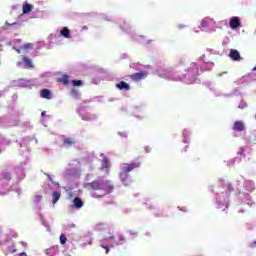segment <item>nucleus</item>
Wrapping results in <instances>:
<instances>
[{"label": "nucleus", "mask_w": 256, "mask_h": 256, "mask_svg": "<svg viewBox=\"0 0 256 256\" xmlns=\"http://www.w3.org/2000/svg\"><path fill=\"white\" fill-rule=\"evenodd\" d=\"M139 167H141V162L124 164L122 166V171L119 174L120 181L125 185L127 181H129V173H131V171H135V169H139Z\"/></svg>", "instance_id": "1"}, {"label": "nucleus", "mask_w": 256, "mask_h": 256, "mask_svg": "<svg viewBox=\"0 0 256 256\" xmlns=\"http://www.w3.org/2000/svg\"><path fill=\"white\" fill-rule=\"evenodd\" d=\"M100 191H103L104 194L98 197H105L107 193H113V191H115V186H113V183H111V180H105L104 182L101 183Z\"/></svg>", "instance_id": "2"}, {"label": "nucleus", "mask_w": 256, "mask_h": 256, "mask_svg": "<svg viewBox=\"0 0 256 256\" xmlns=\"http://www.w3.org/2000/svg\"><path fill=\"white\" fill-rule=\"evenodd\" d=\"M149 75V73L145 72V71H142V72H137V73H134V74H131L129 76V78L132 80V81H143V79H147V76Z\"/></svg>", "instance_id": "3"}, {"label": "nucleus", "mask_w": 256, "mask_h": 256, "mask_svg": "<svg viewBox=\"0 0 256 256\" xmlns=\"http://www.w3.org/2000/svg\"><path fill=\"white\" fill-rule=\"evenodd\" d=\"M101 182L94 180L85 185V189H91L92 191H101Z\"/></svg>", "instance_id": "4"}, {"label": "nucleus", "mask_w": 256, "mask_h": 256, "mask_svg": "<svg viewBox=\"0 0 256 256\" xmlns=\"http://www.w3.org/2000/svg\"><path fill=\"white\" fill-rule=\"evenodd\" d=\"M230 29H237V27H241V19L237 16H234L230 19Z\"/></svg>", "instance_id": "5"}, {"label": "nucleus", "mask_w": 256, "mask_h": 256, "mask_svg": "<svg viewBox=\"0 0 256 256\" xmlns=\"http://www.w3.org/2000/svg\"><path fill=\"white\" fill-rule=\"evenodd\" d=\"M22 61L25 65V69H35V65L33 64V60H31V58L23 56Z\"/></svg>", "instance_id": "6"}, {"label": "nucleus", "mask_w": 256, "mask_h": 256, "mask_svg": "<svg viewBox=\"0 0 256 256\" xmlns=\"http://www.w3.org/2000/svg\"><path fill=\"white\" fill-rule=\"evenodd\" d=\"M117 89L120 91H131V86L125 81H120L116 84Z\"/></svg>", "instance_id": "7"}, {"label": "nucleus", "mask_w": 256, "mask_h": 256, "mask_svg": "<svg viewBox=\"0 0 256 256\" xmlns=\"http://www.w3.org/2000/svg\"><path fill=\"white\" fill-rule=\"evenodd\" d=\"M229 57L232 59V61H241V54H239V51L235 49L230 50Z\"/></svg>", "instance_id": "8"}, {"label": "nucleus", "mask_w": 256, "mask_h": 256, "mask_svg": "<svg viewBox=\"0 0 256 256\" xmlns=\"http://www.w3.org/2000/svg\"><path fill=\"white\" fill-rule=\"evenodd\" d=\"M233 130L238 132L245 131V124L243 121H236L234 123Z\"/></svg>", "instance_id": "9"}, {"label": "nucleus", "mask_w": 256, "mask_h": 256, "mask_svg": "<svg viewBox=\"0 0 256 256\" xmlns=\"http://www.w3.org/2000/svg\"><path fill=\"white\" fill-rule=\"evenodd\" d=\"M60 35L64 37L65 39H69L71 37V30L67 27H63L60 30Z\"/></svg>", "instance_id": "10"}, {"label": "nucleus", "mask_w": 256, "mask_h": 256, "mask_svg": "<svg viewBox=\"0 0 256 256\" xmlns=\"http://www.w3.org/2000/svg\"><path fill=\"white\" fill-rule=\"evenodd\" d=\"M73 203H74V207H76V209H81V207H83V205H85L83 200L79 197H75L73 200Z\"/></svg>", "instance_id": "11"}, {"label": "nucleus", "mask_w": 256, "mask_h": 256, "mask_svg": "<svg viewBox=\"0 0 256 256\" xmlns=\"http://www.w3.org/2000/svg\"><path fill=\"white\" fill-rule=\"evenodd\" d=\"M22 11L24 15H27V13H31L33 11V5L26 3L22 7Z\"/></svg>", "instance_id": "12"}, {"label": "nucleus", "mask_w": 256, "mask_h": 256, "mask_svg": "<svg viewBox=\"0 0 256 256\" xmlns=\"http://www.w3.org/2000/svg\"><path fill=\"white\" fill-rule=\"evenodd\" d=\"M40 95L42 99H51V90L43 89L41 90Z\"/></svg>", "instance_id": "13"}, {"label": "nucleus", "mask_w": 256, "mask_h": 256, "mask_svg": "<svg viewBox=\"0 0 256 256\" xmlns=\"http://www.w3.org/2000/svg\"><path fill=\"white\" fill-rule=\"evenodd\" d=\"M64 147H71V145H75V139L68 137L63 140Z\"/></svg>", "instance_id": "14"}, {"label": "nucleus", "mask_w": 256, "mask_h": 256, "mask_svg": "<svg viewBox=\"0 0 256 256\" xmlns=\"http://www.w3.org/2000/svg\"><path fill=\"white\" fill-rule=\"evenodd\" d=\"M59 199H61V192H53L52 193V203H57V201H59Z\"/></svg>", "instance_id": "15"}, {"label": "nucleus", "mask_w": 256, "mask_h": 256, "mask_svg": "<svg viewBox=\"0 0 256 256\" xmlns=\"http://www.w3.org/2000/svg\"><path fill=\"white\" fill-rule=\"evenodd\" d=\"M245 188L247 189V191H253L255 189V183L248 180L245 182Z\"/></svg>", "instance_id": "16"}, {"label": "nucleus", "mask_w": 256, "mask_h": 256, "mask_svg": "<svg viewBox=\"0 0 256 256\" xmlns=\"http://www.w3.org/2000/svg\"><path fill=\"white\" fill-rule=\"evenodd\" d=\"M101 169L102 170L109 169V159H107V158L102 159Z\"/></svg>", "instance_id": "17"}, {"label": "nucleus", "mask_w": 256, "mask_h": 256, "mask_svg": "<svg viewBox=\"0 0 256 256\" xmlns=\"http://www.w3.org/2000/svg\"><path fill=\"white\" fill-rule=\"evenodd\" d=\"M60 81L64 84V85H69V76L64 75L62 76V78L60 79Z\"/></svg>", "instance_id": "18"}, {"label": "nucleus", "mask_w": 256, "mask_h": 256, "mask_svg": "<svg viewBox=\"0 0 256 256\" xmlns=\"http://www.w3.org/2000/svg\"><path fill=\"white\" fill-rule=\"evenodd\" d=\"M42 200H43V195H41V194H35L34 195V201L36 203H41Z\"/></svg>", "instance_id": "19"}, {"label": "nucleus", "mask_w": 256, "mask_h": 256, "mask_svg": "<svg viewBox=\"0 0 256 256\" xmlns=\"http://www.w3.org/2000/svg\"><path fill=\"white\" fill-rule=\"evenodd\" d=\"M72 85L74 87H81V85H83V81H81V80H72Z\"/></svg>", "instance_id": "20"}, {"label": "nucleus", "mask_w": 256, "mask_h": 256, "mask_svg": "<svg viewBox=\"0 0 256 256\" xmlns=\"http://www.w3.org/2000/svg\"><path fill=\"white\" fill-rule=\"evenodd\" d=\"M60 243L61 245H65L67 243V236H65V234L60 235Z\"/></svg>", "instance_id": "21"}, {"label": "nucleus", "mask_w": 256, "mask_h": 256, "mask_svg": "<svg viewBox=\"0 0 256 256\" xmlns=\"http://www.w3.org/2000/svg\"><path fill=\"white\" fill-rule=\"evenodd\" d=\"M23 49H33V43H26L22 46Z\"/></svg>", "instance_id": "22"}, {"label": "nucleus", "mask_w": 256, "mask_h": 256, "mask_svg": "<svg viewBox=\"0 0 256 256\" xmlns=\"http://www.w3.org/2000/svg\"><path fill=\"white\" fill-rule=\"evenodd\" d=\"M48 251H49L50 253L59 252V246H52L51 248H49Z\"/></svg>", "instance_id": "23"}, {"label": "nucleus", "mask_w": 256, "mask_h": 256, "mask_svg": "<svg viewBox=\"0 0 256 256\" xmlns=\"http://www.w3.org/2000/svg\"><path fill=\"white\" fill-rule=\"evenodd\" d=\"M201 27L202 28H207V27H209V22H207L206 20H203L202 22H201Z\"/></svg>", "instance_id": "24"}, {"label": "nucleus", "mask_w": 256, "mask_h": 256, "mask_svg": "<svg viewBox=\"0 0 256 256\" xmlns=\"http://www.w3.org/2000/svg\"><path fill=\"white\" fill-rule=\"evenodd\" d=\"M121 28L123 29V31H127V29H129V24H127V22H123V25H121Z\"/></svg>", "instance_id": "25"}, {"label": "nucleus", "mask_w": 256, "mask_h": 256, "mask_svg": "<svg viewBox=\"0 0 256 256\" xmlns=\"http://www.w3.org/2000/svg\"><path fill=\"white\" fill-rule=\"evenodd\" d=\"M71 95H74L76 97V95H79V91H77V89L73 88L71 90Z\"/></svg>", "instance_id": "26"}, {"label": "nucleus", "mask_w": 256, "mask_h": 256, "mask_svg": "<svg viewBox=\"0 0 256 256\" xmlns=\"http://www.w3.org/2000/svg\"><path fill=\"white\" fill-rule=\"evenodd\" d=\"M6 25H8V27H12L13 25H19V23L13 22V23L9 24V22H6Z\"/></svg>", "instance_id": "27"}, {"label": "nucleus", "mask_w": 256, "mask_h": 256, "mask_svg": "<svg viewBox=\"0 0 256 256\" xmlns=\"http://www.w3.org/2000/svg\"><path fill=\"white\" fill-rule=\"evenodd\" d=\"M102 248L106 250V255H107V253H109V248L107 246H102Z\"/></svg>", "instance_id": "28"}, {"label": "nucleus", "mask_w": 256, "mask_h": 256, "mask_svg": "<svg viewBox=\"0 0 256 256\" xmlns=\"http://www.w3.org/2000/svg\"><path fill=\"white\" fill-rule=\"evenodd\" d=\"M46 113H47V112L42 111V112H41L42 117H45Z\"/></svg>", "instance_id": "29"}, {"label": "nucleus", "mask_w": 256, "mask_h": 256, "mask_svg": "<svg viewBox=\"0 0 256 256\" xmlns=\"http://www.w3.org/2000/svg\"><path fill=\"white\" fill-rule=\"evenodd\" d=\"M19 255H20V256H27V253L22 252V253H20Z\"/></svg>", "instance_id": "30"}, {"label": "nucleus", "mask_w": 256, "mask_h": 256, "mask_svg": "<svg viewBox=\"0 0 256 256\" xmlns=\"http://www.w3.org/2000/svg\"><path fill=\"white\" fill-rule=\"evenodd\" d=\"M111 241H115V236H110Z\"/></svg>", "instance_id": "31"}, {"label": "nucleus", "mask_w": 256, "mask_h": 256, "mask_svg": "<svg viewBox=\"0 0 256 256\" xmlns=\"http://www.w3.org/2000/svg\"><path fill=\"white\" fill-rule=\"evenodd\" d=\"M21 245H23V247H27L26 242H21Z\"/></svg>", "instance_id": "32"}, {"label": "nucleus", "mask_w": 256, "mask_h": 256, "mask_svg": "<svg viewBox=\"0 0 256 256\" xmlns=\"http://www.w3.org/2000/svg\"><path fill=\"white\" fill-rule=\"evenodd\" d=\"M11 253H17V249L13 248Z\"/></svg>", "instance_id": "33"}, {"label": "nucleus", "mask_w": 256, "mask_h": 256, "mask_svg": "<svg viewBox=\"0 0 256 256\" xmlns=\"http://www.w3.org/2000/svg\"><path fill=\"white\" fill-rule=\"evenodd\" d=\"M252 247H256V241L252 243Z\"/></svg>", "instance_id": "34"}, {"label": "nucleus", "mask_w": 256, "mask_h": 256, "mask_svg": "<svg viewBox=\"0 0 256 256\" xmlns=\"http://www.w3.org/2000/svg\"><path fill=\"white\" fill-rule=\"evenodd\" d=\"M6 179H11L10 174H7Z\"/></svg>", "instance_id": "35"}, {"label": "nucleus", "mask_w": 256, "mask_h": 256, "mask_svg": "<svg viewBox=\"0 0 256 256\" xmlns=\"http://www.w3.org/2000/svg\"><path fill=\"white\" fill-rule=\"evenodd\" d=\"M120 241H125V239L123 238V236H120Z\"/></svg>", "instance_id": "36"}, {"label": "nucleus", "mask_w": 256, "mask_h": 256, "mask_svg": "<svg viewBox=\"0 0 256 256\" xmlns=\"http://www.w3.org/2000/svg\"><path fill=\"white\" fill-rule=\"evenodd\" d=\"M253 71H256V66L253 68Z\"/></svg>", "instance_id": "37"}, {"label": "nucleus", "mask_w": 256, "mask_h": 256, "mask_svg": "<svg viewBox=\"0 0 256 256\" xmlns=\"http://www.w3.org/2000/svg\"><path fill=\"white\" fill-rule=\"evenodd\" d=\"M185 133H187V131H183V135H185Z\"/></svg>", "instance_id": "38"}, {"label": "nucleus", "mask_w": 256, "mask_h": 256, "mask_svg": "<svg viewBox=\"0 0 256 256\" xmlns=\"http://www.w3.org/2000/svg\"><path fill=\"white\" fill-rule=\"evenodd\" d=\"M71 227H75V224H72Z\"/></svg>", "instance_id": "39"}, {"label": "nucleus", "mask_w": 256, "mask_h": 256, "mask_svg": "<svg viewBox=\"0 0 256 256\" xmlns=\"http://www.w3.org/2000/svg\"><path fill=\"white\" fill-rule=\"evenodd\" d=\"M21 65V62H18V66Z\"/></svg>", "instance_id": "40"}, {"label": "nucleus", "mask_w": 256, "mask_h": 256, "mask_svg": "<svg viewBox=\"0 0 256 256\" xmlns=\"http://www.w3.org/2000/svg\"><path fill=\"white\" fill-rule=\"evenodd\" d=\"M91 243H92V242H91V240H90V241H89V245H91Z\"/></svg>", "instance_id": "41"}]
</instances>
